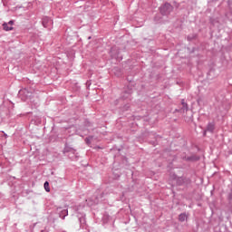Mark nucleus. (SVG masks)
I'll return each mask as SVG.
<instances>
[{
    "label": "nucleus",
    "instance_id": "nucleus-1",
    "mask_svg": "<svg viewBox=\"0 0 232 232\" xmlns=\"http://www.w3.org/2000/svg\"><path fill=\"white\" fill-rule=\"evenodd\" d=\"M160 12L161 15H169L173 12V5L167 2L160 7Z\"/></svg>",
    "mask_w": 232,
    "mask_h": 232
},
{
    "label": "nucleus",
    "instance_id": "nucleus-2",
    "mask_svg": "<svg viewBox=\"0 0 232 232\" xmlns=\"http://www.w3.org/2000/svg\"><path fill=\"white\" fill-rule=\"evenodd\" d=\"M77 150H75V149L65 145L64 149H63V153H70V159L71 160H77Z\"/></svg>",
    "mask_w": 232,
    "mask_h": 232
},
{
    "label": "nucleus",
    "instance_id": "nucleus-3",
    "mask_svg": "<svg viewBox=\"0 0 232 232\" xmlns=\"http://www.w3.org/2000/svg\"><path fill=\"white\" fill-rule=\"evenodd\" d=\"M57 213H58L60 218H63V220H64V218H66V217H68V208H58Z\"/></svg>",
    "mask_w": 232,
    "mask_h": 232
},
{
    "label": "nucleus",
    "instance_id": "nucleus-4",
    "mask_svg": "<svg viewBox=\"0 0 232 232\" xmlns=\"http://www.w3.org/2000/svg\"><path fill=\"white\" fill-rule=\"evenodd\" d=\"M31 92H28L26 89H23L19 91V96L21 97L22 101H26L28 97H30Z\"/></svg>",
    "mask_w": 232,
    "mask_h": 232
},
{
    "label": "nucleus",
    "instance_id": "nucleus-5",
    "mask_svg": "<svg viewBox=\"0 0 232 232\" xmlns=\"http://www.w3.org/2000/svg\"><path fill=\"white\" fill-rule=\"evenodd\" d=\"M52 19H50V17L45 16L43 18L42 20V24L44 26V28H48L50 26V24H52Z\"/></svg>",
    "mask_w": 232,
    "mask_h": 232
},
{
    "label": "nucleus",
    "instance_id": "nucleus-6",
    "mask_svg": "<svg viewBox=\"0 0 232 232\" xmlns=\"http://www.w3.org/2000/svg\"><path fill=\"white\" fill-rule=\"evenodd\" d=\"M206 131H209L210 133H213L215 131V123L214 122H208L207 125Z\"/></svg>",
    "mask_w": 232,
    "mask_h": 232
},
{
    "label": "nucleus",
    "instance_id": "nucleus-7",
    "mask_svg": "<svg viewBox=\"0 0 232 232\" xmlns=\"http://www.w3.org/2000/svg\"><path fill=\"white\" fill-rule=\"evenodd\" d=\"M186 220H188V215L186 213H181L179 215V222H186Z\"/></svg>",
    "mask_w": 232,
    "mask_h": 232
},
{
    "label": "nucleus",
    "instance_id": "nucleus-8",
    "mask_svg": "<svg viewBox=\"0 0 232 232\" xmlns=\"http://www.w3.org/2000/svg\"><path fill=\"white\" fill-rule=\"evenodd\" d=\"M2 26L5 32H12V30H14V26H11L6 23H4Z\"/></svg>",
    "mask_w": 232,
    "mask_h": 232
},
{
    "label": "nucleus",
    "instance_id": "nucleus-9",
    "mask_svg": "<svg viewBox=\"0 0 232 232\" xmlns=\"http://www.w3.org/2000/svg\"><path fill=\"white\" fill-rule=\"evenodd\" d=\"M181 104H182L181 110H183V111H188V103L184 100H181Z\"/></svg>",
    "mask_w": 232,
    "mask_h": 232
},
{
    "label": "nucleus",
    "instance_id": "nucleus-10",
    "mask_svg": "<svg viewBox=\"0 0 232 232\" xmlns=\"http://www.w3.org/2000/svg\"><path fill=\"white\" fill-rule=\"evenodd\" d=\"M184 182H186V179L183 177L178 178L177 184L179 186H182V184H184Z\"/></svg>",
    "mask_w": 232,
    "mask_h": 232
},
{
    "label": "nucleus",
    "instance_id": "nucleus-11",
    "mask_svg": "<svg viewBox=\"0 0 232 232\" xmlns=\"http://www.w3.org/2000/svg\"><path fill=\"white\" fill-rule=\"evenodd\" d=\"M44 188L47 193H50V183L48 181L44 182Z\"/></svg>",
    "mask_w": 232,
    "mask_h": 232
},
{
    "label": "nucleus",
    "instance_id": "nucleus-12",
    "mask_svg": "<svg viewBox=\"0 0 232 232\" xmlns=\"http://www.w3.org/2000/svg\"><path fill=\"white\" fill-rule=\"evenodd\" d=\"M79 222H80L81 226L86 224V218H84V217L80 218Z\"/></svg>",
    "mask_w": 232,
    "mask_h": 232
},
{
    "label": "nucleus",
    "instance_id": "nucleus-13",
    "mask_svg": "<svg viewBox=\"0 0 232 232\" xmlns=\"http://www.w3.org/2000/svg\"><path fill=\"white\" fill-rule=\"evenodd\" d=\"M188 41H193V39H195V34H189L188 37H187Z\"/></svg>",
    "mask_w": 232,
    "mask_h": 232
},
{
    "label": "nucleus",
    "instance_id": "nucleus-14",
    "mask_svg": "<svg viewBox=\"0 0 232 232\" xmlns=\"http://www.w3.org/2000/svg\"><path fill=\"white\" fill-rule=\"evenodd\" d=\"M14 20H11V21H9L8 23H7V24L9 25V26H14Z\"/></svg>",
    "mask_w": 232,
    "mask_h": 232
},
{
    "label": "nucleus",
    "instance_id": "nucleus-15",
    "mask_svg": "<svg viewBox=\"0 0 232 232\" xmlns=\"http://www.w3.org/2000/svg\"><path fill=\"white\" fill-rule=\"evenodd\" d=\"M200 158L194 156V160H198Z\"/></svg>",
    "mask_w": 232,
    "mask_h": 232
},
{
    "label": "nucleus",
    "instance_id": "nucleus-16",
    "mask_svg": "<svg viewBox=\"0 0 232 232\" xmlns=\"http://www.w3.org/2000/svg\"><path fill=\"white\" fill-rule=\"evenodd\" d=\"M154 21H157V17L154 18Z\"/></svg>",
    "mask_w": 232,
    "mask_h": 232
},
{
    "label": "nucleus",
    "instance_id": "nucleus-17",
    "mask_svg": "<svg viewBox=\"0 0 232 232\" xmlns=\"http://www.w3.org/2000/svg\"><path fill=\"white\" fill-rule=\"evenodd\" d=\"M204 135H206V130H205V132H204Z\"/></svg>",
    "mask_w": 232,
    "mask_h": 232
}]
</instances>
